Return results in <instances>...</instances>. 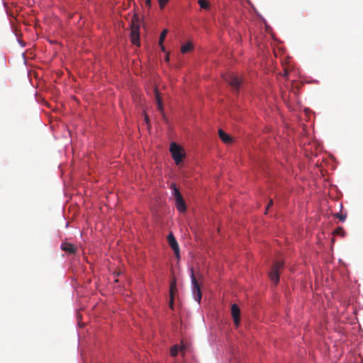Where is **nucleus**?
<instances>
[{
    "instance_id": "1a4fd4ad",
    "label": "nucleus",
    "mask_w": 363,
    "mask_h": 363,
    "mask_svg": "<svg viewBox=\"0 0 363 363\" xmlns=\"http://www.w3.org/2000/svg\"><path fill=\"white\" fill-rule=\"evenodd\" d=\"M60 249L67 253L75 254L77 252V247L70 242H62Z\"/></svg>"
},
{
    "instance_id": "5701e85b",
    "label": "nucleus",
    "mask_w": 363,
    "mask_h": 363,
    "mask_svg": "<svg viewBox=\"0 0 363 363\" xmlns=\"http://www.w3.org/2000/svg\"><path fill=\"white\" fill-rule=\"evenodd\" d=\"M291 193L292 194V189H291L290 188H287L286 189V192H284V199L286 198L288 194H290Z\"/></svg>"
},
{
    "instance_id": "c85d7f7f",
    "label": "nucleus",
    "mask_w": 363,
    "mask_h": 363,
    "mask_svg": "<svg viewBox=\"0 0 363 363\" xmlns=\"http://www.w3.org/2000/svg\"><path fill=\"white\" fill-rule=\"evenodd\" d=\"M287 75V72L285 70L284 73V76L286 77Z\"/></svg>"
},
{
    "instance_id": "4468645a",
    "label": "nucleus",
    "mask_w": 363,
    "mask_h": 363,
    "mask_svg": "<svg viewBox=\"0 0 363 363\" xmlns=\"http://www.w3.org/2000/svg\"><path fill=\"white\" fill-rule=\"evenodd\" d=\"M192 49H193V45L191 44V43L188 42L187 43L183 45L181 47V52H182V53L185 54V53L189 52L191 50H192Z\"/></svg>"
},
{
    "instance_id": "9d476101",
    "label": "nucleus",
    "mask_w": 363,
    "mask_h": 363,
    "mask_svg": "<svg viewBox=\"0 0 363 363\" xmlns=\"http://www.w3.org/2000/svg\"><path fill=\"white\" fill-rule=\"evenodd\" d=\"M175 207L179 213H184L186 211V205L183 196L177 198L174 200Z\"/></svg>"
},
{
    "instance_id": "aec40b11",
    "label": "nucleus",
    "mask_w": 363,
    "mask_h": 363,
    "mask_svg": "<svg viewBox=\"0 0 363 363\" xmlns=\"http://www.w3.org/2000/svg\"><path fill=\"white\" fill-rule=\"evenodd\" d=\"M157 1H158V3H159V5H160V8L161 9H163L164 8V6H166V4L169 1V0H157Z\"/></svg>"
},
{
    "instance_id": "6e6552de",
    "label": "nucleus",
    "mask_w": 363,
    "mask_h": 363,
    "mask_svg": "<svg viewBox=\"0 0 363 363\" xmlns=\"http://www.w3.org/2000/svg\"><path fill=\"white\" fill-rule=\"evenodd\" d=\"M167 239L168 244L173 252L180 250L179 242H177V238L174 236L173 232L170 231L169 233Z\"/></svg>"
},
{
    "instance_id": "39448f33",
    "label": "nucleus",
    "mask_w": 363,
    "mask_h": 363,
    "mask_svg": "<svg viewBox=\"0 0 363 363\" xmlns=\"http://www.w3.org/2000/svg\"><path fill=\"white\" fill-rule=\"evenodd\" d=\"M224 81L228 83L234 91H238L242 84L241 79L233 73L225 74L223 76Z\"/></svg>"
},
{
    "instance_id": "20e7f679",
    "label": "nucleus",
    "mask_w": 363,
    "mask_h": 363,
    "mask_svg": "<svg viewBox=\"0 0 363 363\" xmlns=\"http://www.w3.org/2000/svg\"><path fill=\"white\" fill-rule=\"evenodd\" d=\"M169 151L172 154V157L175 161L176 164L179 165L182 161L185 156L184 149L176 143L172 142L170 144Z\"/></svg>"
},
{
    "instance_id": "b1692460",
    "label": "nucleus",
    "mask_w": 363,
    "mask_h": 363,
    "mask_svg": "<svg viewBox=\"0 0 363 363\" xmlns=\"http://www.w3.org/2000/svg\"><path fill=\"white\" fill-rule=\"evenodd\" d=\"M145 4L148 6H151V0H145Z\"/></svg>"
},
{
    "instance_id": "f8f14e48",
    "label": "nucleus",
    "mask_w": 363,
    "mask_h": 363,
    "mask_svg": "<svg viewBox=\"0 0 363 363\" xmlns=\"http://www.w3.org/2000/svg\"><path fill=\"white\" fill-rule=\"evenodd\" d=\"M218 135L220 140L225 144H230L233 142L232 137L225 133L222 129L218 130Z\"/></svg>"
},
{
    "instance_id": "6ab92c4d",
    "label": "nucleus",
    "mask_w": 363,
    "mask_h": 363,
    "mask_svg": "<svg viewBox=\"0 0 363 363\" xmlns=\"http://www.w3.org/2000/svg\"><path fill=\"white\" fill-rule=\"evenodd\" d=\"M167 33H168V30L167 29H164L161 33L160 36V39H159V45H162V44L163 43Z\"/></svg>"
},
{
    "instance_id": "cd10ccee",
    "label": "nucleus",
    "mask_w": 363,
    "mask_h": 363,
    "mask_svg": "<svg viewBox=\"0 0 363 363\" xmlns=\"http://www.w3.org/2000/svg\"><path fill=\"white\" fill-rule=\"evenodd\" d=\"M340 211H342V208H343V206L342 203L340 204Z\"/></svg>"
},
{
    "instance_id": "c756f323",
    "label": "nucleus",
    "mask_w": 363,
    "mask_h": 363,
    "mask_svg": "<svg viewBox=\"0 0 363 363\" xmlns=\"http://www.w3.org/2000/svg\"><path fill=\"white\" fill-rule=\"evenodd\" d=\"M65 226H66V228H68V226H69V223H68V222H66V225H65Z\"/></svg>"
},
{
    "instance_id": "ddd939ff",
    "label": "nucleus",
    "mask_w": 363,
    "mask_h": 363,
    "mask_svg": "<svg viewBox=\"0 0 363 363\" xmlns=\"http://www.w3.org/2000/svg\"><path fill=\"white\" fill-rule=\"evenodd\" d=\"M170 184H171L170 189L172 191V196L174 197V200L177 199V198L182 197V195L181 194L179 190L178 189V188L176 186L177 183H170Z\"/></svg>"
},
{
    "instance_id": "9b49d317",
    "label": "nucleus",
    "mask_w": 363,
    "mask_h": 363,
    "mask_svg": "<svg viewBox=\"0 0 363 363\" xmlns=\"http://www.w3.org/2000/svg\"><path fill=\"white\" fill-rule=\"evenodd\" d=\"M155 99H156L157 110L162 115H164L162 100V98L160 96V92L158 91L157 89H155Z\"/></svg>"
},
{
    "instance_id": "f257e3e1",
    "label": "nucleus",
    "mask_w": 363,
    "mask_h": 363,
    "mask_svg": "<svg viewBox=\"0 0 363 363\" xmlns=\"http://www.w3.org/2000/svg\"><path fill=\"white\" fill-rule=\"evenodd\" d=\"M169 352L174 363H198L191 354V344L184 340H181L179 344L174 345Z\"/></svg>"
},
{
    "instance_id": "2eb2a0df",
    "label": "nucleus",
    "mask_w": 363,
    "mask_h": 363,
    "mask_svg": "<svg viewBox=\"0 0 363 363\" xmlns=\"http://www.w3.org/2000/svg\"><path fill=\"white\" fill-rule=\"evenodd\" d=\"M167 303L171 310L174 308V297L173 293L171 291L169 297L167 299Z\"/></svg>"
},
{
    "instance_id": "a878e982",
    "label": "nucleus",
    "mask_w": 363,
    "mask_h": 363,
    "mask_svg": "<svg viewBox=\"0 0 363 363\" xmlns=\"http://www.w3.org/2000/svg\"><path fill=\"white\" fill-rule=\"evenodd\" d=\"M160 46L161 48V50L164 52L165 51V48H164V46L163 45V43L162 44V45H160Z\"/></svg>"
},
{
    "instance_id": "423d86ee",
    "label": "nucleus",
    "mask_w": 363,
    "mask_h": 363,
    "mask_svg": "<svg viewBox=\"0 0 363 363\" xmlns=\"http://www.w3.org/2000/svg\"><path fill=\"white\" fill-rule=\"evenodd\" d=\"M268 277L274 287H277L280 283L281 272L280 267L277 265H274L268 272Z\"/></svg>"
},
{
    "instance_id": "393cba45",
    "label": "nucleus",
    "mask_w": 363,
    "mask_h": 363,
    "mask_svg": "<svg viewBox=\"0 0 363 363\" xmlns=\"http://www.w3.org/2000/svg\"><path fill=\"white\" fill-rule=\"evenodd\" d=\"M144 116H145V121L146 123H148L150 121L148 116L146 113H145Z\"/></svg>"
},
{
    "instance_id": "f3484780",
    "label": "nucleus",
    "mask_w": 363,
    "mask_h": 363,
    "mask_svg": "<svg viewBox=\"0 0 363 363\" xmlns=\"http://www.w3.org/2000/svg\"><path fill=\"white\" fill-rule=\"evenodd\" d=\"M334 233L335 235H338V236H340V237H345V235H346V233H345V230L343 229V228L342 226L337 227L335 230Z\"/></svg>"
},
{
    "instance_id": "0eeeda50",
    "label": "nucleus",
    "mask_w": 363,
    "mask_h": 363,
    "mask_svg": "<svg viewBox=\"0 0 363 363\" xmlns=\"http://www.w3.org/2000/svg\"><path fill=\"white\" fill-rule=\"evenodd\" d=\"M231 315L233 325L235 328L239 329L242 325L241 309L236 303L231 305Z\"/></svg>"
},
{
    "instance_id": "7ed1b4c3",
    "label": "nucleus",
    "mask_w": 363,
    "mask_h": 363,
    "mask_svg": "<svg viewBox=\"0 0 363 363\" xmlns=\"http://www.w3.org/2000/svg\"><path fill=\"white\" fill-rule=\"evenodd\" d=\"M130 38L133 44L140 45V26L139 19L136 15H134L131 20Z\"/></svg>"
},
{
    "instance_id": "dca6fc26",
    "label": "nucleus",
    "mask_w": 363,
    "mask_h": 363,
    "mask_svg": "<svg viewBox=\"0 0 363 363\" xmlns=\"http://www.w3.org/2000/svg\"><path fill=\"white\" fill-rule=\"evenodd\" d=\"M198 4H199L200 7L203 9H208L210 7L209 2L207 0H199Z\"/></svg>"
},
{
    "instance_id": "bb28decb",
    "label": "nucleus",
    "mask_w": 363,
    "mask_h": 363,
    "mask_svg": "<svg viewBox=\"0 0 363 363\" xmlns=\"http://www.w3.org/2000/svg\"><path fill=\"white\" fill-rule=\"evenodd\" d=\"M329 184H331V186H332L333 188H335V189H336V188H337L336 185H335V184H334L333 183H329Z\"/></svg>"
},
{
    "instance_id": "412c9836",
    "label": "nucleus",
    "mask_w": 363,
    "mask_h": 363,
    "mask_svg": "<svg viewBox=\"0 0 363 363\" xmlns=\"http://www.w3.org/2000/svg\"><path fill=\"white\" fill-rule=\"evenodd\" d=\"M173 252H174V256H175V257H176V259H177V262H180V260H181V258H182V257H181V252H180V250H176V251H174Z\"/></svg>"
},
{
    "instance_id": "4be33fe9",
    "label": "nucleus",
    "mask_w": 363,
    "mask_h": 363,
    "mask_svg": "<svg viewBox=\"0 0 363 363\" xmlns=\"http://www.w3.org/2000/svg\"><path fill=\"white\" fill-rule=\"evenodd\" d=\"M72 184L73 183H66V182L63 183V191H64V194L65 196H68V194H67V191L65 190V189L67 188V186L69 185V184Z\"/></svg>"
},
{
    "instance_id": "a211bd4d",
    "label": "nucleus",
    "mask_w": 363,
    "mask_h": 363,
    "mask_svg": "<svg viewBox=\"0 0 363 363\" xmlns=\"http://www.w3.org/2000/svg\"><path fill=\"white\" fill-rule=\"evenodd\" d=\"M347 213L345 212V213H336V217L339 219V220L341 222V223H344L346 219H347Z\"/></svg>"
},
{
    "instance_id": "f03ea898",
    "label": "nucleus",
    "mask_w": 363,
    "mask_h": 363,
    "mask_svg": "<svg viewBox=\"0 0 363 363\" xmlns=\"http://www.w3.org/2000/svg\"><path fill=\"white\" fill-rule=\"evenodd\" d=\"M188 272L191 279V290L193 299L198 303H201L202 294L200 289L199 284L194 276V268L191 266L188 267Z\"/></svg>"
}]
</instances>
